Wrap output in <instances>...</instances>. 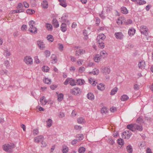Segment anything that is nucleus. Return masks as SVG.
Wrapping results in <instances>:
<instances>
[{
    "mask_svg": "<svg viewBox=\"0 0 153 153\" xmlns=\"http://www.w3.org/2000/svg\"><path fill=\"white\" fill-rule=\"evenodd\" d=\"M29 27L28 30L30 33L35 34L37 33V29L34 27L35 22L33 20H31L28 22Z\"/></svg>",
    "mask_w": 153,
    "mask_h": 153,
    "instance_id": "nucleus-1",
    "label": "nucleus"
},
{
    "mask_svg": "<svg viewBox=\"0 0 153 153\" xmlns=\"http://www.w3.org/2000/svg\"><path fill=\"white\" fill-rule=\"evenodd\" d=\"M14 147V145L11 143L10 144H5L3 146L4 150L9 153L12 152V150Z\"/></svg>",
    "mask_w": 153,
    "mask_h": 153,
    "instance_id": "nucleus-2",
    "label": "nucleus"
},
{
    "mask_svg": "<svg viewBox=\"0 0 153 153\" xmlns=\"http://www.w3.org/2000/svg\"><path fill=\"white\" fill-rule=\"evenodd\" d=\"M70 92L73 94L78 95L81 94V91L79 88L75 87L71 89Z\"/></svg>",
    "mask_w": 153,
    "mask_h": 153,
    "instance_id": "nucleus-3",
    "label": "nucleus"
},
{
    "mask_svg": "<svg viewBox=\"0 0 153 153\" xmlns=\"http://www.w3.org/2000/svg\"><path fill=\"white\" fill-rule=\"evenodd\" d=\"M148 28L147 27L144 25L141 26L140 30L141 33L147 36L148 34Z\"/></svg>",
    "mask_w": 153,
    "mask_h": 153,
    "instance_id": "nucleus-4",
    "label": "nucleus"
},
{
    "mask_svg": "<svg viewBox=\"0 0 153 153\" xmlns=\"http://www.w3.org/2000/svg\"><path fill=\"white\" fill-rule=\"evenodd\" d=\"M24 62L26 63V64L29 65H32L33 64V60L32 58L29 56H26L24 59Z\"/></svg>",
    "mask_w": 153,
    "mask_h": 153,
    "instance_id": "nucleus-5",
    "label": "nucleus"
},
{
    "mask_svg": "<svg viewBox=\"0 0 153 153\" xmlns=\"http://www.w3.org/2000/svg\"><path fill=\"white\" fill-rule=\"evenodd\" d=\"M131 135V131L130 130H126L122 133V137H124L125 138L128 139Z\"/></svg>",
    "mask_w": 153,
    "mask_h": 153,
    "instance_id": "nucleus-6",
    "label": "nucleus"
},
{
    "mask_svg": "<svg viewBox=\"0 0 153 153\" xmlns=\"http://www.w3.org/2000/svg\"><path fill=\"white\" fill-rule=\"evenodd\" d=\"M101 72L105 74H109L111 71L109 67H104L101 68Z\"/></svg>",
    "mask_w": 153,
    "mask_h": 153,
    "instance_id": "nucleus-7",
    "label": "nucleus"
},
{
    "mask_svg": "<svg viewBox=\"0 0 153 153\" xmlns=\"http://www.w3.org/2000/svg\"><path fill=\"white\" fill-rule=\"evenodd\" d=\"M37 43L38 46L40 49L43 50L45 48V45L43 41L39 40Z\"/></svg>",
    "mask_w": 153,
    "mask_h": 153,
    "instance_id": "nucleus-8",
    "label": "nucleus"
},
{
    "mask_svg": "<svg viewBox=\"0 0 153 153\" xmlns=\"http://www.w3.org/2000/svg\"><path fill=\"white\" fill-rule=\"evenodd\" d=\"M44 137L42 135H39L36 137L34 138V141L36 143H39L40 141L44 140Z\"/></svg>",
    "mask_w": 153,
    "mask_h": 153,
    "instance_id": "nucleus-9",
    "label": "nucleus"
},
{
    "mask_svg": "<svg viewBox=\"0 0 153 153\" xmlns=\"http://www.w3.org/2000/svg\"><path fill=\"white\" fill-rule=\"evenodd\" d=\"M135 124H130L128 125L127 126V128L131 131H134V128H135L136 126Z\"/></svg>",
    "mask_w": 153,
    "mask_h": 153,
    "instance_id": "nucleus-10",
    "label": "nucleus"
},
{
    "mask_svg": "<svg viewBox=\"0 0 153 153\" xmlns=\"http://www.w3.org/2000/svg\"><path fill=\"white\" fill-rule=\"evenodd\" d=\"M40 101L42 105H45L47 102V101L45 99V97L44 96L40 98Z\"/></svg>",
    "mask_w": 153,
    "mask_h": 153,
    "instance_id": "nucleus-11",
    "label": "nucleus"
},
{
    "mask_svg": "<svg viewBox=\"0 0 153 153\" xmlns=\"http://www.w3.org/2000/svg\"><path fill=\"white\" fill-rule=\"evenodd\" d=\"M145 65V62L144 61H141L138 64L139 68L141 69H144Z\"/></svg>",
    "mask_w": 153,
    "mask_h": 153,
    "instance_id": "nucleus-12",
    "label": "nucleus"
},
{
    "mask_svg": "<svg viewBox=\"0 0 153 153\" xmlns=\"http://www.w3.org/2000/svg\"><path fill=\"white\" fill-rule=\"evenodd\" d=\"M114 35L117 39H123V36L121 32L115 33Z\"/></svg>",
    "mask_w": 153,
    "mask_h": 153,
    "instance_id": "nucleus-13",
    "label": "nucleus"
},
{
    "mask_svg": "<svg viewBox=\"0 0 153 153\" xmlns=\"http://www.w3.org/2000/svg\"><path fill=\"white\" fill-rule=\"evenodd\" d=\"M61 30L63 32H65L67 30V25L66 24L62 23L60 26Z\"/></svg>",
    "mask_w": 153,
    "mask_h": 153,
    "instance_id": "nucleus-14",
    "label": "nucleus"
},
{
    "mask_svg": "<svg viewBox=\"0 0 153 153\" xmlns=\"http://www.w3.org/2000/svg\"><path fill=\"white\" fill-rule=\"evenodd\" d=\"M85 53V51L83 49H79L76 51V56H79L80 55L84 54Z\"/></svg>",
    "mask_w": 153,
    "mask_h": 153,
    "instance_id": "nucleus-15",
    "label": "nucleus"
},
{
    "mask_svg": "<svg viewBox=\"0 0 153 153\" xmlns=\"http://www.w3.org/2000/svg\"><path fill=\"white\" fill-rule=\"evenodd\" d=\"M59 2V4L62 6L65 7L67 6L66 0H58Z\"/></svg>",
    "mask_w": 153,
    "mask_h": 153,
    "instance_id": "nucleus-16",
    "label": "nucleus"
},
{
    "mask_svg": "<svg viewBox=\"0 0 153 153\" xmlns=\"http://www.w3.org/2000/svg\"><path fill=\"white\" fill-rule=\"evenodd\" d=\"M87 97L88 99L91 100H93L94 98V95L91 93H88L87 94Z\"/></svg>",
    "mask_w": 153,
    "mask_h": 153,
    "instance_id": "nucleus-17",
    "label": "nucleus"
},
{
    "mask_svg": "<svg viewBox=\"0 0 153 153\" xmlns=\"http://www.w3.org/2000/svg\"><path fill=\"white\" fill-rule=\"evenodd\" d=\"M53 24L55 28H57L59 26L58 22L56 19H53L52 20Z\"/></svg>",
    "mask_w": 153,
    "mask_h": 153,
    "instance_id": "nucleus-18",
    "label": "nucleus"
},
{
    "mask_svg": "<svg viewBox=\"0 0 153 153\" xmlns=\"http://www.w3.org/2000/svg\"><path fill=\"white\" fill-rule=\"evenodd\" d=\"M77 123L79 124L84 123L85 122L84 119L82 117H79L77 119Z\"/></svg>",
    "mask_w": 153,
    "mask_h": 153,
    "instance_id": "nucleus-19",
    "label": "nucleus"
},
{
    "mask_svg": "<svg viewBox=\"0 0 153 153\" xmlns=\"http://www.w3.org/2000/svg\"><path fill=\"white\" fill-rule=\"evenodd\" d=\"M97 87L98 89L101 91L104 90L105 88V85L102 83H100L98 85Z\"/></svg>",
    "mask_w": 153,
    "mask_h": 153,
    "instance_id": "nucleus-20",
    "label": "nucleus"
},
{
    "mask_svg": "<svg viewBox=\"0 0 153 153\" xmlns=\"http://www.w3.org/2000/svg\"><path fill=\"white\" fill-rule=\"evenodd\" d=\"M98 39H101L104 40L105 38V36L104 34H100L97 37Z\"/></svg>",
    "mask_w": 153,
    "mask_h": 153,
    "instance_id": "nucleus-21",
    "label": "nucleus"
},
{
    "mask_svg": "<svg viewBox=\"0 0 153 153\" xmlns=\"http://www.w3.org/2000/svg\"><path fill=\"white\" fill-rule=\"evenodd\" d=\"M42 6L44 8H47L48 7V3L47 1L45 0L42 3Z\"/></svg>",
    "mask_w": 153,
    "mask_h": 153,
    "instance_id": "nucleus-22",
    "label": "nucleus"
},
{
    "mask_svg": "<svg viewBox=\"0 0 153 153\" xmlns=\"http://www.w3.org/2000/svg\"><path fill=\"white\" fill-rule=\"evenodd\" d=\"M101 57V56H100L99 55H96L94 56V59L96 62H98L100 60Z\"/></svg>",
    "mask_w": 153,
    "mask_h": 153,
    "instance_id": "nucleus-23",
    "label": "nucleus"
},
{
    "mask_svg": "<svg viewBox=\"0 0 153 153\" xmlns=\"http://www.w3.org/2000/svg\"><path fill=\"white\" fill-rule=\"evenodd\" d=\"M121 12L123 14H127L128 13V11L125 7H122L121 8Z\"/></svg>",
    "mask_w": 153,
    "mask_h": 153,
    "instance_id": "nucleus-24",
    "label": "nucleus"
},
{
    "mask_svg": "<svg viewBox=\"0 0 153 153\" xmlns=\"http://www.w3.org/2000/svg\"><path fill=\"white\" fill-rule=\"evenodd\" d=\"M126 149L127 151L129 153H132L133 151L132 147L130 145H128L126 147Z\"/></svg>",
    "mask_w": 153,
    "mask_h": 153,
    "instance_id": "nucleus-25",
    "label": "nucleus"
},
{
    "mask_svg": "<svg viewBox=\"0 0 153 153\" xmlns=\"http://www.w3.org/2000/svg\"><path fill=\"white\" fill-rule=\"evenodd\" d=\"M118 88L117 87H115L113 88L110 92V95H111L115 94L117 92Z\"/></svg>",
    "mask_w": 153,
    "mask_h": 153,
    "instance_id": "nucleus-26",
    "label": "nucleus"
},
{
    "mask_svg": "<svg viewBox=\"0 0 153 153\" xmlns=\"http://www.w3.org/2000/svg\"><path fill=\"white\" fill-rule=\"evenodd\" d=\"M135 32V30L133 28L129 30L128 34L129 35L132 36L134 35Z\"/></svg>",
    "mask_w": 153,
    "mask_h": 153,
    "instance_id": "nucleus-27",
    "label": "nucleus"
},
{
    "mask_svg": "<svg viewBox=\"0 0 153 153\" xmlns=\"http://www.w3.org/2000/svg\"><path fill=\"white\" fill-rule=\"evenodd\" d=\"M3 54L4 56L7 58L11 55L10 52L7 49L4 50Z\"/></svg>",
    "mask_w": 153,
    "mask_h": 153,
    "instance_id": "nucleus-28",
    "label": "nucleus"
},
{
    "mask_svg": "<svg viewBox=\"0 0 153 153\" xmlns=\"http://www.w3.org/2000/svg\"><path fill=\"white\" fill-rule=\"evenodd\" d=\"M45 26H46L48 30L51 31L52 30L53 26L51 24L47 23L46 24Z\"/></svg>",
    "mask_w": 153,
    "mask_h": 153,
    "instance_id": "nucleus-29",
    "label": "nucleus"
},
{
    "mask_svg": "<svg viewBox=\"0 0 153 153\" xmlns=\"http://www.w3.org/2000/svg\"><path fill=\"white\" fill-rule=\"evenodd\" d=\"M51 59H52V63H55L57 61V57L54 54L52 55Z\"/></svg>",
    "mask_w": 153,
    "mask_h": 153,
    "instance_id": "nucleus-30",
    "label": "nucleus"
},
{
    "mask_svg": "<svg viewBox=\"0 0 153 153\" xmlns=\"http://www.w3.org/2000/svg\"><path fill=\"white\" fill-rule=\"evenodd\" d=\"M76 81V84L80 85H82L84 84L85 81L82 79H78Z\"/></svg>",
    "mask_w": 153,
    "mask_h": 153,
    "instance_id": "nucleus-31",
    "label": "nucleus"
},
{
    "mask_svg": "<svg viewBox=\"0 0 153 153\" xmlns=\"http://www.w3.org/2000/svg\"><path fill=\"white\" fill-rule=\"evenodd\" d=\"M99 70L97 68H94L93 71L90 72L91 74H93L94 75H97L99 73Z\"/></svg>",
    "mask_w": 153,
    "mask_h": 153,
    "instance_id": "nucleus-32",
    "label": "nucleus"
},
{
    "mask_svg": "<svg viewBox=\"0 0 153 153\" xmlns=\"http://www.w3.org/2000/svg\"><path fill=\"white\" fill-rule=\"evenodd\" d=\"M68 151V149L67 146H64L62 147V153H67Z\"/></svg>",
    "mask_w": 153,
    "mask_h": 153,
    "instance_id": "nucleus-33",
    "label": "nucleus"
},
{
    "mask_svg": "<svg viewBox=\"0 0 153 153\" xmlns=\"http://www.w3.org/2000/svg\"><path fill=\"white\" fill-rule=\"evenodd\" d=\"M100 55L101 57H102L104 58L107 55V53L105 51H103L100 52Z\"/></svg>",
    "mask_w": 153,
    "mask_h": 153,
    "instance_id": "nucleus-34",
    "label": "nucleus"
},
{
    "mask_svg": "<svg viewBox=\"0 0 153 153\" xmlns=\"http://www.w3.org/2000/svg\"><path fill=\"white\" fill-rule=\"evenodd\" d=\"M135 126L136 127L135 128L134 131L136 130H138L140 131H142L143 129V127L142 126H139L137 124H135Z\"/></svg>",
    "mask_w": 153,
    "mask_h": 153,
    "instance_id": "nucleus-35",
    "label": "nucleus"
},
{
    "mask_svg": "<svg viewBox=\"0 0 153 153\" xmlns=\"http://www.w3.org/2000/svg\"><path fill=\"white\" fill-rule=\"evenodd\" d=\"M70 84L72 86L76 85V81L74 79H73L72 78H70Z\"/></svg>",
    "mask_w": 153,
    "mask_h": 153,
    "instance_id": "nucleus-36",
    "label": "nucleus"
},
{
    "mask_svg": "<svg viewBox=\"0 0 153 153\" xmlns=\"http://www.w3.org/2000/svg\"><path fill=\"white\" fill-rule=\"evenodd\" d=\"M47 123V126L49 127H51L52 125V121L51 119H48L46 121Z\"/></svg>",
    "mask_w": 153,
    "mask_h": 153,
    "instance_id": "nucleus-37",
    "label": "nucleus"
},
{
    "mask_svg": "<svg viewBox=\"0 0 153 153\" xmlns=\"http://www.w3.org/2000/svg\"><path fill=\"white\" fill-rule=\"evenodd\" d=\"M128 98V97L126 95H123L121 97V100L123 101H126Z\"/></svg>",
    "mask_w": 153,
    "mask_h": 153,
    "instance_id": "nucleus-38",
    "label": "nucleus"
},
{
    "mask_svg": "<svg viewBox=\"0 0 153 153\" xmlns=\"http://www.w3.org/2000/svg\"><path fill=\"white\" fill-rule=\"evenodd\" d=\"M85 151V149L83 147H81L79 148L78 151L79 153H84Z\"/></svg>",
    "mask_w": 153,
    "mask_h": 153,
    "instance_id": "nucleus-39",
    "label": "nucleus"
},
{
    "mask_svg": "<svg viewBox=\"0 0 153 153\" xmlns=\"http://www.w3.org/2000/svg\"><path fill=\"white\" fill-rule=\"evenodd\" d=\"M68 17V15L66 14H64L62 16L61 18L65 22H66L68 20H67Z\"/></svg>",
    "mask_w": 153,
    "mask_h": 153,
    "instance_id": "nucleus-40",
    "label": "nucleus"
},
{
    "mask_svg": "<svg viewBox=\"0 0 153 153\" xmlns=\"http://www.w3.org/2000/svg\"><path fill=\"white\" fill-rule=\"evenodd\" d=\"M63 99V94L62 93H60L58 96V100L59 101H62Z\"/></svg>",
    "mask_w": 153,
    "mask_h": 153,
    "instance_id": "nucleus-41",
    "label": "nucleus"
},
{
    "mask_svg": "<svg viewBox=\"0 0 153 153\" xmlns=\"http://www.w3.org/2000/svg\"><path fill=\"white\" fill-rule=\"evenodd\" d=\"M85 68L84 67L81 66L79 69V72L80 73H82L84 72L85 70Z\"/></svg>",
    "mask_w": 153,
    "mask_h": 153,
    "instance_id": "nucleus-42",
    "label": "nucleus"
},
{
    "mask_svg": "<svg viewBox=\"0 0 153 153\" xmlns=\"http://www.w3.org/2000/svg\"><path fill=\"white\" fill-rule=\"evenodd\" d=\"M117 143L119 145H123L124 143L123 140L121 138H120L118 139Z\"/></svg>",
    "mask_w": 153,
    "mask_h": 153,
    "instance_id": "nucleus-43",
    "label": "nucleus"
},
{
    "mask_svg": "<svg viewBox=\"0 0 153 153\" xmlns=\"http://www.w3.org/2000/svg\"><path fill=\"white\" fill-rule=\"evenodd\" d=\"M42 71H44L47 72L49 70V68L47 66H44L42 68Z\"/></svg>",
    "mask_w": 153,
    "mask_h": 153,
    "instance_id": "nucleus-44",
    "label": "nucleus"
},
{
    "mask_svg": "<svg viewBox=\"0 0 153 153\" xmlns=\"http://www.w3.org/2000/svg\"><path fill=\"white\" fill-rule=\"evenodd\" d=\"M30 3L32 6L34 7L36 5V0H30Z\"/></svg>",
    "mask_w": 153,
    "mask_h": 153,
    "instance_id": "nucleus-45",
    "label": "nucleus"
},
{
    "mask_svg": "<svg viewBox=\"0 0 153 153\" xmlns=\"http://www.w3.org/2000/svg\"><path fill=\"white\" fill-rule=\"evenodd\" d=\"M108 143L111 145H113L114 143V140L111 138H110L108 139Z\"/></svg>",
    "mask_w": 153,
    "mask_h": 153,
    "instance_id": "nucleus-46",
    "label": "nucleus"
},
{
    "mask_svg": "<svg viewBox=\"0 0 153 153\" xmlns=\"http://www.w3.org/2000/svg\"><path fill=\"white\" fill-rule=\"evenodd\" d=\"M21 29L22 31H25L27 29V26L25 25H23L21 27Z\"/></svg>",
    "mask_w": 153,
    "mask_h": 153,
    "instance_id": "nucleus-47",
    "label": "nucleus"
},
{
    "mask_svg": "<svg viewBox=\"0 0 153 153\" xmlns=\"http://www.w3.org/2000/svg\"><path fill=\"white\" fill-rule=\"evenodd\" d=\"M27 13L30 14H32L35 13V11L34 10L30 9H28L27 10Z\"/></svg>",
    "mask_w": 153,
    "mask_h": 153,
    "instance_id": "nucleus-48",
    "label": "nucleus"
},
{
    "mask_svg": "<svg viewBox=\"0 0 153 153\" xmlns=\"http://www.w3.org/2000/svg\"><path fill=\"white\" fill-rule=\"evenodd\" d=\"M48 39L51 42H52L53 41V36L51 35H48L47 37Z\"/></svg>",
    "mask_w": 153,
    "mask_h": 153,
    "instance_id": "nucleus-49",
    "label": "nucleus"
},
{
    "mask_svg": "<svg viewBox=\"0 0 153 153\" xmlns=\"http://www.w3.org/2000/svg\"><path fill=\"white\" fill-rule=\"evenodd\" d=\"M101 112L102 114L106 113L107 112V110L106 108L105 107H102L101 109Z\"/></svg>",
    "mask_w": 153,
    "mask_h": 153,
    "instance_id": "nucleus-50",
    "label": "nucleus"
},
{
    "mask_svg": "<svg viewBox=\"0 0 153 153\" xmlns=\"http://www.w3.org/2000/svg\"><path fill=\"white\" fill-rule=\"evenodd\" d=\"M146 1L143 0H139L137 1V3L140 5L144 4L146 3Z\"/></svg>",
    "mask_w": 153,
    "mask_h": 153,
    "instance_id": "nucleus-51",
    "label": "nucleus"
},
{
    "mask_svg": "<svg viewBox=\"0 0 153 153\" xmlns=\"http://www.w3.org/2000/svg\"><path fill=\"white\" fill-rule=\"evenodd\" d=\"M74 128L76 130L80 131L81 130L82 127L80 126L76 125L74 126Z\"/></svg>",
    "mask_w": 153,
    "mask_h": 153,
    "instance_id": "nucleus-52",
    "label": "nucleus"
},
{
    "mask_svg": "<svg viewBox=\"0 0 153 153\" xmlns=\"http://www.w3.org/2000/svg\"><path fill=\"white\" fill-rule=\"evenodd\" d=\"M24 10L22 9L13 10L12 13H20L23 12Z\"/></svg>",
    "mask_w": 153,
    "mask_h": 153,
    "instance_id": "nucleus-53",
    "label": "nucleus"
},
{
    "mask_svg": "<svg viewBox=\"0 0 153 153\" xmlns=\"http://www.w3.org/2000/svg\"><path fill=\"white\" fill-rule=\"evenodd\" d=\"M137 123H141L143 122V119L140 117H139L137 118Z\"/></svg>",
    "mask_w": 153,
    "mask_h": 153,
    "instance_id": "nucleus-54",
    "label": "nucleus"
},
{
    "mask_svg": "<svg viewBox=\"0 0 153 153\" xmlns=\"http://www.w3.org/2000/svg\"><path fill=\"white\" fill-rule=\"evenodd\" d=\"M45 53L46 57H49L50 55V52L48 50H46L45 52Z\"/></svg>",
    "mask_w": 153,
    "mask_h": 153,
    "instance_id": "nucleus-55",
    "label": "nucleus"
},
{
    "mask_svg": "<svg viewBox=\"0 0 153 153\" xmlns=\"http://www.w3.org/2000/svg\"><path fill=\"white\" fill-rule=\"evenodd\" d=\"M119 20L121 21L120 22L123 23V22L125 23L126 20L125 19L124 17H120L119 18Z\"/></svg>",
    "mask_w": 153,
    "mask_h": 153,
    "instance_id": "nucleus-56",
    "label": "nucleus"
},
{
    "mask_svg": "<svg viewBox=\"0 0 153 153\" xmlns=\"http://www.w3.org/2000/svg\"><path fill=\"white\" fill-rule=\"evenodd\" d=\"M80 140V139H79L78 140L74 139L71 142V143L73 145H75L77 141H79Z\"/></svg>",
    "mask_w": 153,
    "mask_h": 153,
    "instance_id": "nucleus-57",
    "label": "nucleus"
},
{
    "mask_svg": "<svg viewBox=\"0 0 153 153\" xmlns=\"http://www.w3.org/2000/svg\"><path fill=\"white\" fill-rule=\"evenodd\" d=\"M134 88L136 90H138L139 89V86L137 84H135L134 85Z\"/></svg>",
    "mask_w": 153,
    "mask_h": 153,
    "instance_id": "nucleus-58",
    "label": "nucleus"
},
{
    "mask_svg": "<svg viewBox=\"0 0 153 153\" xmlns=\"http://www.w3.org/2000/svg\"><path fill=\"white\" fill-rule=\"evenodd\" d=\"M44 82L47 84H49L50 83H51V81L50 79H49L48 78H46L45 81Z\"/></svg>",
    "mask_w": 153,
    "mask_h": 153,
    "instance_id": "nucleus-59",
    "label": "nucleus"
},
{
    "mask_svg": "<svg viewBox=\"0 0 153 153\" xmlns=\"http://www.w3.org/2000/svg\"><path fill=\"white\" fill-rule=\"evenodd\" d=\"M132 22L131 20L128 19L126 21L125 23L127 25H128L131 24L132 23Z\"/></svg>",
    "mask_w": 153,
    "mask_h": 153,
    "instance_id": "nucleus-60",
    "label": "nucleus"
},
{
    "mask_svg": "<svg viewBox=\"0 0 153 153\" xmlns=\"http://www.w3.org/2000/svg\"><path fill=\"white\" fill-rule=\"evenodd\" d=\"M99 46L100 48H103L105 47V45L104 43L103 42H102L101 43H100V44H99Z\"/></svg>",
    "mask_w": 153,
    "mask_h": 153,
    "instance_id": "nucleus-61",
    "label": "nucleus"
},
{
    "mask_svg": "<svg viewBox=\"0 0 153 153\" xmlns=\"http://www.w3.org/2000/svg\"><path fill=\"white\" fill-rule=\"evenodd\" d=\"M39 133V131L38 129H34L33 131V134L34 135H37Z\"/></svg>",
    "mask_w": 153,
    "mask_h": 153,
    "instance_id": "nucleus-62",
    "label": "nucleus"
},
{
    "mask_svg": "<svg viewBox=\"0 0 153 153\" xmlns=\"http://www.w3.org/2000/svg\"><path fill=\"white\" fill-rule=\"evenodd\" d=\"M117 110V108L114 107H112L110 108V110L111 112H114Z\"/></svg>",
    "mask_w": 153,
    "mask_h": 153,
    "instance_id": "nucleus-63",
    "label": "nucleus"
},
{
    "mask_svg": "<svg viewBox=\"0 0 153 153\" xmlns=\"http://www.w3.org/2000/svg\"><path fill=\"white\" fill-rule=\"evenodd\" d=\"M59 48L61 51H62L63 48V46L62 44H59Z\"/></svg>",
    "mask_w": 153,
    "mask_h": 153,
    "instance_id": "nucleus-64",
    "label": "nucleus"
}]
</instances>
